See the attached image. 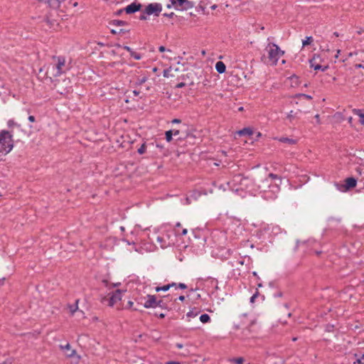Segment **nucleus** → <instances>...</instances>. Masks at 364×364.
Listing matches in <instances>:
<instances>
[{"mask_svg": "<svg viewBox=\"0 0 364 364\" xmlns=\"http://www.w3.org/2000/svg\"><path fill=\"white\" fill-rule=\"evenodd\" d=\"M265 50L267 53V63L272 65H276L280 57L284 54V51L273 43H268Z\"/></svg>", "mask_w": 364, "mask_h": 364, "instance_id": "obj_1", "label": "nucleus"}, {"mask_svg": "<svg viewBox=\"0 0 364 364\" xmlns=\"http://www.w3.org/2000/svg\"><path fill=\"white\" fill-rule=\"evenodd\" d=\"M14 147L12 134L9 131L2 130L0 132V154H9Z\"/></svg>", "mask_w": 364, "mask_h": 364, "instance_id": "obj_2", "label": "nucleus"}, {"mask_svg": "<svg viewBox=\"0 0 364 364\" xmlns=\"http://www.w3.org/2000/svg\"><path fill=\"white\" fill-rule=\"evenodd\" d=\"M125 291L117 289L109 294L108 296H104L102 298L101 301L103 304L107 302L109 306H113L117 301H120L122 298V294Z\"/></svg>", "mask_w": 364, "mask_h": 364, "instance_id": "obj_3", "label": "nucleus"}, {"mask_svg": "<svg viewBox=\"0 0 364 364\" xmlns=\"http://www.w3.org/2000/svg\"><path fill=\"white\" fill-rule=\"evenodd\" d=\"M53 59L56 60L57 63L51 67V74L53 77H58L65 73L63 68L65 65V59L63 56H53Z\"/></svg>", "mask_w": 364, "mask_h": 364, "instance_id": "obj_4", "label": "nucleus"}, {"mask_svg": "<svg viewBox=\"0 0 364 364\" xmlns=\"http://www.w3.org/2000/svg\"><path fill=\"white\" fill-rule=\"evenodd\" d=\"M174 302L173 301V296L168 294L158 300L157 307L163 309L171 310L173 308Z\"/></svg>", "mask_w": 364, "mask_h": 364, "instance_id": "obj_5", "label": "nucleus"}, {"mask_svg": "<svg viewBox=\"0 0 364 364\" xmlns=\"http://www.w3.org/2000/svg\"><path fill=\"white\" fill-rule=\"evenodd\" d=\"M170 1L171 5L177 10H188L194 6L193 2L188 0H170Z\"/></svg>", "mask_w": 364, "mask_h": 364, "instance_id": "obj_6", "label": "nucleus"}, {"mask_svg": "<svg viewBox=\"0 0 364 364\" xmlns=\"http://www.w3.org/2000/svg\"><path fill=\"white\" fill-rule=\"evenodd\" d=\"M162 10V6L159 3H152L147 5L144 9V12L146 15H154L159 16V14Z\"/></svg>", "mask_w": 364, "mask_h": 364, "instance_id": "obj_7", "label": "nucleus"}, {"mask_svg": "<svg viewBox=\"0 0 364 364\" xmlns=\"http://www.w3.org/2000/svg\"><path fill=\"white\" fill-rule=\"evenodd\" d=\"M143 306L146 309L156 308L158 300L155 295L147 294Z\"/></svg>", "mask_w": 364, "mask_h": 364, "instance_id": "obj_8", "label": "nucleus"}, {"mask_svg": "<svg viewBox=\"0 0 364 364\" xmlns=\"http://www.w3.org/2000/svg\"><path fill=\"white\" fill-rule=\"evenodd\" d=\"M319 58V55H314V57L309 60V63L311 68H313L315 70H322L326 71L328 68V65L322 66L318 63H317V60Z\"/></svg>", "mask_w": 364, "mask_h": 364, "instance_id": "obj_9", "label": "nucleus"}, {"mask_svg": "<svg viewBox=\"0 0 364 364\" xmlns=\"http://www.w3.org/2000/svg\"><path fill=\"white\" fill-rule=\"evenodd\" d=\"M141 8V5L140 4H136L135 2L132 3L124 8V11L127 14H134L138 11H139Z\"/></svg>", "mask_w": 364, "mask_h": 364, "instance_id": "obj_10", "label": "nucleus"}, {"mask_svg": "<svg viewBox=\"0 0 364 364\" xmlns=\"http://www.w3.org/2000/svg\"><path fill=\"white\" fill-rule=\"evenodd\" d=\"M357 185V179L354 177H348L345 179L344 189L349 191Z\"/></svg>", "mask_w": 364, "mask_h": 364, "instance_id": "obj_11", "label": "nucleus"}, {"mask_svg": "<svg viewBox=\"0 0 364 364\" xmlns=\"http://www.w3.org/2000/svg\"><path fill=\"white\" fill-rule=\"evenodd\" d=\"M60 348L65 351L66 355L69 358L73 357L75 353V350L71 349V346L69 343H67L65 346L60 345Z\"/></svg>", "mask_w": 364, "mask_h": 364, "instance_id": "obj_12", "label": "nucleus"}, {"mask_svg": "<svg viewBox=\"0 0 364 364\" xmlns=\"http://www.w3.org/2000/svg\"><path fill=\"white\" fill-rule=\"evenodd\" d=\"M255 321L254 320H252L250 321V323L248 325V326H247L245 328L243 329L242 331V334H243V338H248V336H250V333H252V331H254V330H252L251 328L255 325Z\"/></svg>", "mask_w": 364, "mask_h": 364, "instance_id": "obj_13", "label": "nucleus"}, {"mask_svg": "<svg viewBox=\"0 0 364 364\" xmlns=\"http://www.w3.org/2000/svg\"><path fill=\"white\" fill-rule=\"evenodd\" d=\"M194 76L195 73L193 70L188 71L186 73H184L181 75V79L186 82H188V80H193L194 82Z\"/></svg>", "mask_w": 364, "mask_h": 364, "instance_id": "obj_14", "label": "nucleus"}, {"mask_svg": "<svg viewBox=\"0 0 364 364\" xmlns=\"http://www.w3.org/2000/svg\"><path fill=\"white\" fill-rule=\"evenodd\" d=\"M215 70L218 73H224L226 70V66L222 61H218L215 64Z\"/></svg>", "mask_w": 364, "mask_h": 364, "instance_id": "obj_15", "label": "nucleus"}, {"mask_svg": "<svg viewBox=\"0 0 364 364\" xmlns=\"http://www.w3.org/2000/svg\"><path fill=\"white\" fill-rule=\"evenodd\" d=\"M237 134L240 136H252L253 134V131L250 127H245L238 131Z\"/></svg>", "mask_w": 364, "mask_h": 364, "instance_id": "obj_16", "label": "nucleus"}, {"mask_svg": "<svg viewBox=\"0 0 364 364\" xmlns=\"http://www.w3.org/2000/svg\"><path fill=\"white\" fill-rule=\"evenodd\" d=\"M244 180H247V178L243 177V176L241 175V174H237V175H235V176H233L232 180V183L234 185H236V184L242 185V181H244Z\"/></svg>", "mask_w": 364, "mask_h": 364, "instance_id": "obj_17", "label": "nucleus"}, {"mask_svg": "<svg viewBox=\"0 0 364 364\" xmlns=\"http://www.w3.org/2000/svg\"><path fill=\"white\" fill-rule=\"evenodd\" d=\"M79 299H76L75 304H68V309H69L71 315H73L78 310Z\"/></svg>", "mask_w": 364, "mask_h": 364, "instance_id": "obj_18", "label": "nucleus"}, {"mask_svg": "<svg viewBox=\"0 0 364 364\" xmlns=\"http://www.w3.org/2000/svg\"><path fill=\"white\" fill-rule=\"evenodd\" d=\"M278 140L282 143H286L289 145L296 144L297 142V140L294 139H290L288 137H280L278 139Z\"/></svg>", "mask_w": 364, "mask_h": 364, "instance_id": "obj_19", "label": "nucleus"}, {"mask_svg": "<svg viewBox=\"0 0 364 364\" xmlns=\"http://www.w3.org/2000/svg\"><path fill=\"white\" fill-rule=\"evenodd\" d=\"M157 241L161 244V248H165L167 246H170L171 245L173 244V242H168V243L166 242V240L164 237L158 236L157 237Z\"/></svg>", "mask_w": 364, "mask_h": 364, "instance_id": "obj_20", "label": "nucleus"}, {"mask_svg": "<svg viewBox=\"0 0 364 364\" xmlns=\"http://www.w3.org/2000/svg\"><path fill=\"white\" fill-rule=\"evenodd\" d=\"M200 313V311L198 310L196 308H193V309L190 310L187 314L186 316L188 318H194L196 317Z\"/></svg>", "mask_w": 364, "mask_h": 364, "instance_id": "obj_21", "label": "nucleus"}, {"mask_svg": "<svg viewBox=\"0 0 364 364\" xmlns=\"http://www.w3.org/2000/svg\"><path fill=\"white\" fill-rule=\"evenodd\" d=\"M235 263L237 264V266L238 265H243L244 264V259H240V260H235ZM234 275H240V269L238 267H237L236 269H233Z\"/></svg>", "mask_w": 364, "mask_h": 364, "instance_id": "obj_22", "label": "nucleus"}, {"mask_svg": "<svg viewBox=\"0 0 364 364\" xmlns=\"http://www.w3.org/2000/svg\"><path fill=\"white\" fill-rule=\"evenodd\" d=\"M148 80V77L144 75L142 77H139L137 78L136 81L135 82L134 85L135 86H140L142 84L145 83Z\"/></svg>", "mask_w": 364, "mask_h": 364, "instance_id": "obj_23", "label": "nucleus"}, {"mask_svg": "<svg viewBox=\"0 0 364 364\" xmlns=\"http://www.w3.org/2000/svg\"><path fill=\"white\" fill-rule=\"evenodd\" d=\"M194 85V82L191 80H188V82H186V81H183L178 84H177L176 85V88H182L183 87H185L186 85H189V86H192Z\"/></svg>", "mask_w": 364, "mask_h": 364, "instance_id": "obj_24", "label": "nucleus"}, {"mask_svg": "<svg viewBox=\"0 0 364 364\" xmlns=\"http://www.w3.org/2000/svg\"><path fill=\"white\" fill-rule=\"evenodd\" d=\"M113 26H126L127 25V23L126 21H122V20H113L110 23Z\"/></svg>", "mask_w": 364, "mask_h": 364, "instance_id": "obj_25", "label": "nucleus"}, {"mask_svg": "<svg viewBox=\"0 0 364 364\" xmlns=\"http://www.w3.org/2000/svg\"><path fill=\"white\" fill-rule=\"evenodd\" d=\"M200 321L203 323H206L210 321V317L208 314H204L200 316Z\"/></svg>", "mask_w": 364, "mask_h": 364, "instance_id": "obj_26", "label": "nucleus"}, {"mask_svg": "<svg viewBox=\"0 0 364 364\" xmlns=\"http://www.w3.org/2000/svg\"><path fill=\"white\" fill-rule=\"evenodd\" d=\"M354 112L360 117V122L364 124V114L361 112L360 109H354Z\"/></svg>", "mask_w": 364, "mask_h": 364, "instance_id": "obj_27", "label": "nucleus"}, {"mask_svg": "<svg viewBox=\"0 0 364 364\" xmlns=\"http://www.w3.org/2000/svg\"><path fill=\"white\" fill-rule=\"evenodd\" d=\"M171 288V285L166 284L163 287H156V291L159 292L160 291H166Z\"/></svg>", "mask_w": 364, "mask_h": 364, "instance_id": "obj_28", "label": "nucleus"}, {"mask_svg": "<svg viewBox=\"0 0 364 364\" xmlns=\"http://www.w3.org/2000/svg\"><path fill=\"white\" fill-rule=\"evenodd\" d=\"M165 136H166V140L168 141V142H170L171 140H172V136H173V130H168V131H166V133H165Z\"/></svg>", "mask_w": 364, "mask_h": 364, "instance_id": "obj_29", "label": "nucleus"}, {"mask_svg": "<svg viewBox=\"0 0 364 364\" xmlns=\"http://www.w3.org/2000/svg\"><path fill=\"white\" fill-rule=\"evenodd\" d=\"M314 39L311 36H308L305 40L302 41L303 46L310 45L313 42Z\"/></svg>", "mask_w": 364, "mask_h": 364, "instance_id": "obj_30", "label": "nucleus"}, {"mask_svg": "<svg viewBox=\"0 0 364 364\" xmlns=\"http://www.w3.org/2000/svg\"><path fill=\"white\" fill-rule=\"evenodd\" d=\"M146 143H144L141 145V146L137 149V152L139 154H143L146 152Z\"/></svg>", "mask_w": 364, "mask_h": 364, "instance_id": "obj_31", "label": "nucleus"}, {"mask_svg": "<svg viewBox=\"0 0 364 364\" xmlns=\"http://www.w3.org/2000/svg\"><path fill=\"white\" fill-rule=\"evenodd\" d=\"M231 361L235 364H243L244 363V358L242 357L239 358H235L231 360Z\"/></svg>", "mask_w": 364, "mask_h": 364, "instance_id": "obj_32", "label": "nucleus"}, {"mask_svg": "<svg viewBox=\"0 0 364 364\" xmlns=\"http://www.w3.org/2000/svg\"><path fill=\"white\" fill-rule=\"evenodd\" d=\"M126 309H132L133 311H138V309L134 307V302L132 301H129L127 302V306H125Z\"/></svg>", "mask_w": 364, "mask_h": 364, "instance_id": "obj_33", "label": "nucleus"}, {"mask_svg": "<svg viewBox=\"0 0 364 364\" xmlns=\"http://www.w3.org/2000/svg\"><path fill=\"white\" fill-rule=\"evenodd\" d=\"M335 186L341 192H347L348 191V190L344 189V184L341 185V184H339L338 183H335Z\"/></svg>", "mask_w": 364, "mask_h": 364, "instance_id": "obj_34", "label": "nucleus"}, {"mask_svg": "<svg viewBox=\"0 0 364 364\" xmlns=\"http://www.w3.org/2000/svg\"><path fill=\"white\" fill-rule=\"evenodd\" d=\"M131 57L133 58L135 60H140L141 58V55L134 51L130 54Z\"/></svg>", "mask_w": 364, "mask_h": 364, "instance_id": "obj_35", "label": "nucleus"}, {"mask_svg": "<svg viewBox=\"0 0 364 364\" xmlns=\"http://www.w3.org/2000/svg\"><path fill=\"white\" fill-rule=\"evenodd\" d=\"M269 178H272V180H274V181L275 180H279V183H281V181H282L281 178L278 175L272 173H270L269 174Z\"/></svg>", "mask_w": 364, "mask_h": 364, "instance_id": "obj_36", "label": "nucleus"}, {"mask_svg": "<svg viewBox=\"0 0 364 364\" xmlns=\"http://www.w3.org/2000/svg\"><path fill=\"white\" fill-rule=\"evenodd\" d=\"M181 229V223L178 222L175 225V228H174V232H175V234L176 235H179L180 234V230Z\"/></svg>", "mask_w": 364, "mask_h": 364, "instance_id": "obj_37", "label": "nucleus"}, {"mask_svg": "<svg viewBox=\"0 0 364 364\" xmlns=\"http://www.w3.org/2000/svg\"><path fill=\"white\" fill-rule=\"evenodd\" d=\"M296 113H294L293 111H291L288 115L287 119L291 122L293 119L296 117Z\"/></svg>", "mask_w": 364, "mask_h": 364, "instance_id": "obj_38", "label": "nucleus"}, {"mask_svg": "<svg viewBox=\"0 0 364 364\" xmlns=\"http://www.w3.org/2000/svg\"><path fill=\"white\" fill-rule=\"evenodd\" d=\"M127 31H125L124 29H119V31H116L114 29H112L111 30V33H113V34H117V33H119V34H124L125 33H127Z\"/></svg>", "mask_w": 364, "mask_h": 364, "instance_id": "obj_39", "label": "nucleus"}, {"mask_svg": "<svg viewBox=\"0 0 364 364\" xmlns=\"http://www.w3.org/2000/svg\"><path fill=\"white\" fill-rule=\"evenodd\" d=\"M146 299V297L144 296H141V297H139V298H136L135 299V301H136V303L138 304H141V305H143L144 304V301Z\"/></svg>", "mask_w": 364, "mask_h": 364, "instance_id": "obj_40", "label": "nucleus"}, {"mask_svg": "<svg viewBox=\"0 0 364 364\" xmlns=\"http://www.w3.org/2000/svg\"><path fill=\"white\" fill-rule=\"evenodd\" d=\"M298 97H304L308 100H312V97L309 95H307V94H299L297 95Z\"/></svg>", "mask_w": 364, "mask_h": 364, "instance_id": "obj_41", "label": "nucleus"}, {"mask_svg": "<svg viewBox=\"0 0 364 364\" xmlns=\"http://www.w3.org/2000/svg\"><path fill=\"white\" fill-rule=\"evenodd\" d=\"M11 358H6L5 360L0 362V364H12Z\"/></svg>", "mask_w": 364, "mask_h": 364, "instance_id": "obj_42", "label": "nucleus"}, {"mask_svg": "<svg viewBox=\"0 0 364 364\" xmlns=\"http://www.w3.org/2000/svg\"><path fill=\"white\" fill-rule=\"evenodd\" d=\"M8 127H11L14 125H16V123L14 119H9L7 122Z\"/></svg>", "mask_w": 364, "mask_h": 364, "instance_id": "obj_43", "label": "nucleus"}, {"mask_svg": "<svg viewBox=\"0 0 364 364\" xmlns=\"http://www.w3.org/2000/svg\"><path fill=\"white\" fill-rule=\"evenodd\" d=\"M178 287L181 289H187V285L184 283H179L178 284Z\"/></svg>", "mask_w": 364, "mask_h": 364, "instance_id": "obj_44", "label": "nucleus"}, {"mask_svg": "<svg viewBox=\"0 0 364 364\" xmlns=\"http://www.w3.org/2000/svg\"><path fill=\"white\" fill-rule=\"evenodd\" d=\"M147 15L145 14V12L144 11V13L142 14H141V16H139V19L141 20V21H145L147 19Z\"/></svg>", "mask_w": 364, "mask_h": 364, "instance_id": "obj_45", "label": "nucleus"}, {"mask_svg": "<svg viewBox=\"0 0 364 364\" xmlns=\"http://www.w3.org/2000/svg\"><path fill=\"white\" fill-rule=\"evenodd\" d=\"M122 48L127 51H128L130 54L133 53V50L128 46H124Z\"/></svg>", "mask_w": 364, "mask_h": 364, "instance_id": "obj_46", "label": "nucleus"}, {"mask_svg": "<svg viewBox=\"0 0 364 364\" xmlns=\"http://www.w3.org/2000/svg\"><path fill=\"white\" fill-rule=\"evenodd\" d=\"M177 299H178L179 301H183L185 300V296L181 295V296H179L178 298H176V299L173 298V301L175 302Z\"/></svg>", "mask_w": 364, "mask_h": 364, "instance_id": "obj_47", "label": "nucleus"}, {"mask_svg": "<svg viewBox=\"0 0 364 364\" xmlns=\"http://www.w3.org/2000/svg\"><path fill=\"white\" fill-rule=\"evenodd\" d=\"M164 16L168 17V18H173L175 16V14L173 12H171L170 14H164Z\"/></svg>", "mask_w": 364, "mask_h": 364, "instance_id": "obj_48", "label": "nucleus"}, {"mask_svg": "<svg viewBox=\"0 0 364 364\" xmlns=\"http://www.w3.org/2000/svg\"><path fill=\"white\" fill-rule=\"evenodd\" d=\"M187 234V229L183 228L181 230V232H180V234L178 235H185Z\"/></svg>", "mask_w": 364, "mask_h": 364, "instance_id": "obj_49", "label": "nucleus"}, {"mask_svg": "<svg viewBox=\"0 0 364 364\" xmlns=\"http://www.w3.org/2000/svg\"><path fill=\"white\" fill-rule=\"evenodd\" d=\"M28 119L29 120V122H34L36 121V118L33 115H30L28 118Z\"/></svg>", "mask_w": 364, "mask_h": 364, "instance_id": "obj_50", "label": "nucleus"}, {"mask_svg": "<svg viewBox=\"0 0 364 364\" xmlns=\"http://www.w3.org/2000/svg\"><path fill=\"white\" fill-rule=\"evenodd\" d=\"M228 264H230L231 267H237V264L235 263V260L233 261H229Z\"/></svg>", "mask_w": 364, "mask_h": 364, "instance_id": "obj_51", "label": "nucleus"}, {"mask_svg": "<svg viewBox=\"0 0 364 364\" xmlns=\"http://www.w3.org/2000/svg\"><path fill=\"white\" fill-rule=\"evenodd\" d=\"M257 296V293H256V294H253V295L251 296V298H250V302H251V303H253V302H254V301H255V298H256Z\"/></svg>", "mask_w": 364, "mask_h": 364, "instance_id": "obj_52", "label": "nucleus"}, {"mask_svg": "<svg viewBox=\"0 0 364 364\" xmlns=\"http://www.w3.org/2000/svg\"><path fill=\"white\" fill-rule=\"evenodd\" d=\"M354 66L355 68H364V65L361 63L355 64Z\"/></svg>", "mask_w": 364, "mask_h": 364, "instance_id": "obj_53", "label": "nucleus"}, {"mask_svg": "<svg viewBox=\"0 0 364 364\" xmlns=\"http://www.w3.org/2000/svg\"><path fill=\"white\" fill-rule=\"evenodd\" d=\"M159 50L160 52H164V51L166 50V48H165L164 46H159Z\"/></svg>", "mask_w": 364, "mask_h": 364, "instance_id": "obj_54", "label": "nucleus"}, {"mask_svg": "<svg viewBox=\"0 0 364 364\" xmlns=\"http://www.w3.org/2000/svg\"><path fill=\"white\" fill-rule=\"evenodd\" d=\"M166 364H181V363L178 361H168V362H166Z\"/></svg>", "mask_w": 364, "mask_h": 364, "instance_id": "obj_55", "label": "nucleus"}, {"mask_svg": "<svg viewBox=\"0 0 364 364\" xmlns=\"http://www.w3.org/2000/svg\"><path fill=\"white\" fill-rule=\"evenodd\" d=\"M168 285H171V287H178V284L175 282H172L171 284H168Z\"/></svg>", "mask_w": 364, "mask_h": 364, "instance_id": "obj_56", "label": "nucleus"}, {"mask_svg": "<svg viewBox=\"0 0 364 364\" xmlns=\"http://www.w3.org/2000/svg\"><path fill=\"white\" fill-rule=\"evenodd\" d=\"M139 93H140V92H139V91H138V90H134L133 91V94H134V95L135 97L138 96V95H139Z\"/></svg>", "mask_w": 364, "mask_h": 364, "instance_id": "obj_57", "label": "nucleus"}, {"mask_svg": "<svg viewBox=\"0 0 364 364\" xmlns=\"http://www.w3.org/2000/svg\"><path fill=\"white\" fill-rule=\"evenodd\" d=\"M124 11V9H119V10H118V11L116 12V14H117V15H121V14L123 13V11Z\"/></svg>", "mask_w": 364, "mask_h": 364, "instance_id": "obj_58", "label": "nucleus"}, {"mask_svg": "<svg viewBox=\"0 0 364 364\" xmlns=\"http://www.w3.org/2000/svg\"><path fill=\"white\" fill-rule=\"evenodd\" d=\"M181 122V120L178 119H174L172 120V123H176V124H178V123H180Z\"/></svg>", "mask_w": 364, "mask_h": 364, "instance_id": "obj_59", "label": "nucleus"}, {"mask_svg": "<svg viewBox=\"0 0 364 364\" xmlns=\"http://www.w3.org/2000/svg\"><path fill=\"white\" fill-rule=\"evenodd\" d=\"M176 346L178 348L181 349V348H183V344H181V343H176Z\"/></svg>", "mask_w": 364, "mask_h": 364, "instance_id": "obj_60", "label": "nucleus"}, {"mask_svg": "<svg viewBox=\"0 0 364 364\" xmlns=\"http://www.w3.org/2000/svg\"><path fill=\"white\" fill-rule=\"evenodd\" d=\"M178 134H179V131L178 130L173 131V135L177 136Z\"/></svg>", "mask_w": 364, "mask_h": 364, "instance_id": "obj_61", "label": "nucleus"}, {"mask_svg": "<svg viewBox=\"0 0 364 364\" xmlns=\"http://www.w3.org/2000/svg\"><path fill=\"white\" fill-rule=\"evenodd\" d=\"M159 318H164L166 316V315H165V314L161 313V314H160L159 315Z\"/></svg>", "mask_w": 364, "mask_h": 364, "instance_id": "obj_62", "label": "nucleus"}, {"mask_svg": "<svg viewBox=\"0 0 364 364\" xmlns=\"http://www.w3.org/2000/svg\"><path fill=\"white\" fill-rule=\"evenodd\" d=\"M322 253V251H315V254L317 255V256H319Z\"/></svg>", "mask_w": 364, "mask_h": 364, "instance_id": "obj_63", "label": "nucleus"}, {"mask_svg": "<svg viewBox=\"0 0 364 364\" xmlns=\"http://www.w3.org/2000/svg\"><path fill=\"white\" fill-rule=\"evenodd\" d=\"M315 118L316 119L317 122H319V114H316Z\"/></svg>", "mask_w": 364, "mask_h": 364, "instance_id": "obj_64", "label": "nucleus"}]
</instances>
